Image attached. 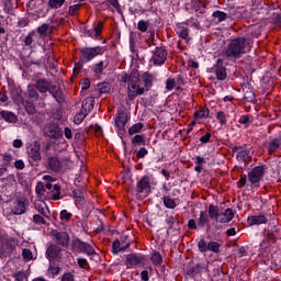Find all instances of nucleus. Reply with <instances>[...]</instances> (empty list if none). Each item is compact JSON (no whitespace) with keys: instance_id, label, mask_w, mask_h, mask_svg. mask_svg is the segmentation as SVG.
Returning <instances> with one entry per match:
<instances>
[{"instance_id":"obj_10","label":"nucleus","mask_w":281,"mask_h":281,"mask_svg":"<svg viewBox=\"0 0 281 281\" xmlns=\"http://www.w3.org/2000/svg\"><path fill=\"white\" fill-rule=\"evenodd\" d=\"M50 235L56 243L55 245L64 247L65 249L69 247V243H71V237H69V233L55 229L50 232Z\"/></svg>"},{"instance_id":"obj_22","label":"nucleus","mask_w":281,"mask_h":281,"mask_svg":"<svg viewBox=\"0 0 281 281\" xmlns=\"http://www.w3.org/2000/svg\"><path fill=\"white\" fill-rule=\"evenodd\" d=\"M46 188V190H52V200L53 201H60V199H63V196H60V184H55L53 186L52 183H46L44 186V189Z\"/></svg>"},{"instance_id":"obj_7","label":"nucleus","mask_w":281,"mask_h":281,"mask_svg":"<svg viewBox=\"0 0 281 281\" xmlns=\"http://www.w3.org/2000/svg\"><path fill=\"white\" fill-rule=\"evenodd\" d=\"M27 207H30V200L25 196H20L13 202L11 212L15 216H21V214H25V212H27Z\"/></svg>"},{"instance_id":"obj_31","label":"nucleus","mask_w":281,"mask_h":281,"mask_svg":"<svg viewBox=\"0 0 281 281\" xmlns=\"http://www.w3.org/2000/svg\"><path fill=\"white\" fill-rule=\"evenodd\" d=\"M280 145H281V136L270 140L268 145V154L273 155V153H276V150L280 148Z\"/></svg>"},{"instance_id":"obj_23","label":"nucleus","mask_w":281,"mask_h":281,"mask_svg":"<svg viewBox=\"0 0 281 281\" xmlns=\"http://www.w3.org/2000/svg\"><path fill=\"white\" fill-rule=\"evenodd\" d=\"M47 164L48 168L53 172H60V170H63V162H60V160L57 157H49Z\"/></svg>"},{"instance_id":"obj_39","label":"nucleus","mask_w":281,"mask_h":281,"mask_svg":"<svg viewBox=\"0 0 281 281\" xmlns=\"http://www.w3.org/2000/svg\"><path fill=\"white\" fill-rule=\"evenodd\" d=\"M154 267H161L162 262H164V257H161V254L159 252H154L151 255V258H150Z\"/></svg>"},{"instance_id":"obj_54","label":"nucleus","mask_w":281,"mask_h":281,"mask_svg":"<svg viewBox=\"0 0 281 281\" xmlns=\"http://www.w3.org/2000/svg\"><path fill=\"white\" fill-rule=\"evenodd\" d=\"M177 87V81L175 80V78H168L166 80V90L167 91H172V89H175Z\"/></svg>"},{"instance_id":"obj_18","label":"nucleus","mask_w":281,"mask_h":281,"mask_svg":"<svg viewBox=\"0 0 281 281\" xmlns=\"http://www.w3.org/2000/svg\"><path fill=\"white\" fill-rule=\"evenodd\" d=\"M14 251V245L12 240L0 236V256H10Z\"/></svg>"},{"instance_id":"obj_38","label":"nucleus","mask_w":281,"mask_h":281,"mask_svg":"<svg viewBox=\"0 0 281 281\" xmlns=\"http://www.w3.org/2000/svg\"><path fill=\"white\" fill-rule=\"evenodd\" d=\"M179 30H180L179 32L180 38L186 41V43H190V29L186 26H179Z\"/></svg>"},{"instance_id":"obj_25","label":"nucleus","mask_w":281,"mask_h":281,"mask_svg":"<svg viewBox=\"0 0 281 281\" xmlns=\"http://www.w3.org/2000/svg\"><path fill=\"white\" fill-rule=\"evenodd\" d=\"M94 99L92 97H88L82 101L81 104V111H83V113H91V111H93V106H94Z\"/></svg>"},{"instance_id":"obj_34","label":"nucleus","mask_w":281,"mask_h":281,"mask_svg":"<svg viewBox=\"0 0 281 281\" xmlns=\"http://www.w3.org/2000/svg\"><path fill=\"white\" fill-rule=\"evenodd\" d=\"M223 216L224 217L220 218V223H229L231 221H234V211L232 209H226Z\"/></svg>"},{"instance_id":"obj_41","label":"nucleus","mask_w":281,"mask_h":281,"mask_svg":"<svg viewBox=\"0 0 281 281\" xmlns=\"http://www.w3.org/2000/svg\"><path fill=\"white\" fill-rule=\"evenodd\" d=\"M142 128H144V123H136L128 128V134L135 135L137 133H142Z\"/></svg>"},{"instance_id":"obj_14","label":"nucleus","mask_w":281,"mask_h":281,"mask_svg":"<svg viewBox=\"0 0 281 281\" xmlns=\"http://www.w3.org/2000/svg\"><path fill=\"white\" fill-rule=\"evenodd\" d=\"M46 258L50 262L53 260H63V248L56 244L48 245L46 249Z\"/></svg>"},{"instance_id":"obj_63","label":"nucleus","mask_w":281,"mask_h":281,"mask_svg":"<svg viewBox=\"0 0 281 281\" xmlns=\"http://www.w3.org/2000/svg\"><path fill=\"white\" fill-rule=\"evenodd\" d=\"M112 251L113 254H120L122 251V248L120 246V239H115L112 244Z\"/></svg>"},{"instance_id":"obj_50","label":"nucleus","mask_w":281,"mask_h":281,"mask_svg":"<svg viewBox=\"0 0 281 281\" xmlns=\"http://www.w3.org/2000/svg\"><path fill=\"white\" fill-rule=\"evenodd\" d=\"M36 36V31H32L27 34V36L24 38V45L26 47H30L34 43V37Z\"/></svg>"},{"instance_id":"obj_58","label":"nucleus","mask_w":281,"mask_h":281,"mask_svg":"<svg viewBox=\"0 0 281 281\" xmlns=\"http://www.w3.org/2000/svg\"><path fill=\"white\" fill-rule=\"evenodd\" d=\"M22 256H23V259L25 260V262H30V260H32V258H33L32 250L24 248L22 251Z\"/></svg>"},{"instance_id":"obj_36","label":"nucleus","mask_w":281,"mask_h":281,"mask_svg":"<svg viewBox=\"0 0 281 281\" xmlns=\"http://www.w3.org/2000/svg\"><path fill=\"white\" fill-rule=\"evenodd\" d=\"M21 104H23L27 115H36V106L32 102L23 101Z\"/></svg>"},{"instance_id":"obj_1","label":"nucleus","mask_w":281,"mask_h":281,"mask_svg":"<svg viewBox=\"0 0 281 281\" xmlns=\"http://www.w3.org/2000/svg\"><path fill=\"white\" fill-rule=\"evenodd\" d=\"M251 38L246 36H238L233 40H229L225 49H224V56L227 58V60H233L236 63V60L243 58L245 54H248V52H251Z\"/></svg>"},{"instance_id":"obj_60","label":"nucleus","mask_w":281,"mask_h":281,"mask_svg":"<svg viewBox=\"0 0 281 281\" xmlns=\"http://www.w3.org/2000/svg\"><path fill=\"white\" fill-rule=\"evenodd\" d=\"M94 74L100 75L102 71H104V61H99L98 64L94 65L93 68Z\"/></svg>"},{"instance_id":"obj_21","label":"nucleus","mask_w":281,"mask_h":281,"mask_svg":"<svg viewBox=\"0 0 281 281\" xmlns=\"http://www.w3.org/2000/svg\"><path fill=\"white\" fill-rule=\"evenodd\" d=\"M0 117H2V120L9 124H16V122H19V116L12 111L2 110L0 112Z\"/></svg>"},{"instance_id":"obj_56","label":"nucleus","mask_w":281,"mask_h":281,"mask_svg":"<svg viewBox=\"0 0 281 281\" xmlns=\"http://www.w3.org/2000/svg\"><path fill=\"white\" fill-rule=\"evenodd\" d=\"M81 8H82L81 3L70 5L69 9H68V14L70 16H76V12H78V10H80Z\"/></svg>"},{"instance_id":"obj_32","label":"nucleus","mask_w":281,"mask_h":281,"mask_svg":"<svg viewBox=\"0 0 281 281\" xmlns=\"http://www.w3.org/2000/svg\"><path fill=\"white\" fill-rule=\"evenodd\" d=\"M207 223H210V220L207 218V211H201L198 218V227H200V229H204Z\"/></svg>"},{"instance_id":"obj_13","label":"nucleus","mask_w":281,"mask_h":281,"mask_svg":"<svg viewBox=\"0 0 281 281\" xmlns=\"http://www.w3.org/2000/svg\"><path fill=\"white\" fill-rule=\"evenodd\" d=\"M8 87H9V93L14 104H16L18 106H21V104L25 101L23 99V90H21V87L14 83H9Z\"/></svg>"},{"instance_id":"obj_8","label":"nucleus","mask_w":281,"mask_h":281,"mask_svg":"<svg viewBox=\"0 0 281 281\" xmlns=\"http://www.w3.org/2000/svg\"><path fill=\"white\" fill-rule=\"evenodd\" d=\"M27 159L30 166H37L40 161H43V156L41 155V144L36 143L27 148Z\"/></svg>"},{"instance_id":"obj_5","label":"nucleus","mask_w":281,"mask_h":281,"mask_svg":"<svg viewBox=\"0 0 281 281\" xmlns=\"http://www.w3.org/2000/svg\"><path fill=\"white\" fill-rule=\"evenodd\" d=\"M105 52L104 46L83 47L79 49V58L81 63H91L93 58L104 55Z\"/></svg>"},{"instance_id":"obj_59","label":"nucleus","mask_w":281,"mask_h":281,"mask_svg":"<svg viewBox=\"0 0 281 281\" xmlns=\"http://www.w3.org/2000/svg\"><path fill=\"white\" fill-rule=\"evenodd\" d=\"M106 1L108 3H110V5H112V8H115L119 14H122V7L120 5V1L117 0H106Z\"/></svg>"},{"instance_id":"obj_19","label":"nucleus","mask_w":281,"mask_h":281,"mask_svg":"<svg viewBox=\"0 0 281 281\" xmlns=\"http://www.w3.org/2000/svg\"><path fill=\"white\" fill-rule=\"evenodd\" d=\"M146 259L142 256H137L135 254H130L126 256V261L125 265L128 268H133V267H140V265H144V261Z\"/></svg>"},{"instance_id":"obj_37","label":"nucleus","mask_w":281,"mask_h":281,"mask_svg":"<svg viewBox=\"0 0 281 281\" xmlns=\"http://www.w3.org/2000/svg\"><path fill=\"white\" fill-rule=\"evenodd\" d=\"M132 146H146V137L144 136V134L135 135L132 138Z\"/></svg>"},{"instance_id":"obj_57","label":"nucleus","mask_w":281,"mask_h":281,"mask_svg":"<svg viewBox=\"0 0 281 281\" xmlns=\"http://www.w3.org/2000/svg\"><path fill=\"white\" fill-rule=\"evenodd\" d=\"M71 216H72L71 213L68 212L67 210H63L60 212V220L66 221V223H69V221H71Z\"/></svg>"},{"instance_id":"obj_3","label":"nucleus","mask_w":281,"mask_h":281,"mask_svg":"<svg viewBox=\"0 0 281 281\" xmlns=\"http://www.w3.org/2000/svg\"><path fill=\"white\" fill-rule=\"evenodd\" d=\"M34 87L37 89V91H40V93H47L48 91V93L54 97L58 104H63V102H65V94L63 93L60 86H52V82L43 78L38 79Z\"/></svg>"},{"instance_id":"obj_52","label":"nucleus","mask_w":281,"mask_h":281,"mask_svg":"<svg viewBox=\"0 0 281 281\" xmlns=\"http://www.w3.org/2000/svg\"><path fill=\"white\" fill-rule=\"evenodd\" d=\"M216 120L220 122L221 126H225V124H227V116L223 111L216 113Z\"/></svg>"},{"instance_id":"obj_51","label":"nucleus","mask_w":281,"mask_h":281,"mask_svg":"<svg viewBox=\"0 0 281 281\" xmlns=\"http://www.w3.org/2000/svg\"><path fill=\"white\" fill-rule=\"evenodd\" d=\"M209 244L205 239H200L198 243V248L201 254H205V251H209Z\"/></svg>"},{"instance_id":"obj_49","label":"nucleus","mask_w":281,"mask_h":281,"mask_svg":"<svg viewBox=\"0 0 281 281\" xmlns=\"http://www.w3.org/2000/svg\"><path fill=\"white\" fill-rule=\"evenodd\" d=\"M102 27H104V22L99 21L97 25H94L92 33L94 34V38H98V36H101L102 34Z\"/></svg>"},{"instance_id":"obj_64","label":"nucleus","mask_w":281,"mask_h":281,"mask_svg":"<svg viewBox=\"0 0 281 281\" xmlns=\"http://www.w3.org/2000/svg\"><path fill=\"white\" fill-rule=\"evenodd\" d=\"M61 281H76V278L71 272H66L63 274Z\"/></svg>"},{"instance_id":"obj_4","label":"nucleus","mask_w":281,"mask_h":281,"mask_svg":"<svg viewBox=\"0 0 281 281\" xmlns=\"http://www.w3.org/2000/svg\"><path fill=\"white\" fill-rule=\"evenodd\" d=\"M128 192L134 194L136 199H146L150 194V176H143L140 180L137 181L135 188H130Z\"/></svg>"},{"instance_id":"obj_44","label":"nucleus","mask_w":281,"mask_h":281,"mask_svg":"<svg viewBox=\"0 0 281 281\" xmlns=\"http://www.w3.org/2000/svg\"><path fill=\"white\" fill-rule=\"evenodd\" d=\"M89 114H87L85 111L80 110L79 113H77L74 117L75 124H82L85 122V117H87Z\"/></svg>"},{"instance_id":"obj_45","label":"nucleus","mask_w":281,"mask_h":281,"mask_svg":"<svg viewBox=\"0 0 281 281\" xmlns=\"http://www.w3.org/2000/svg\"><path fill=\"white\" fill-rule=\"evenodd\" d=\"M14 0H3V5L7 14H14V4L12 3Z\"/></svg>"},{"instance_id":"obj_53","label":"nucleus","mask_w":281,"mask_h":281,"mask_svg":"<svg viewBox=\"0 0 281 281\" xmlns=\"http://www.w3.org/2000/svg\"><path fill=\"white\" fill-rule=\"evenodd\" d=\"M149 25H150V22L140 20L137 23V30L139 32H147Z\"/></svg>"},{"instance_id":"obj_35","label":"nucleus","mask_w":281,"mask_h":281,"mask_svg":"<svg viewBox=\"0 0 281 281\" xmlns=\"http://www.w3.org/2000/svg\"><path fill=\"white\" fill-rule=\"evenodd\" d=\"M193 9L195 10V16H201V14H205V3L201 1H196L193 4Z\"/></svg>"},{"instance_id":"obj_16","label":"nucleus","mask_w":281,"mask_h":281,"mask_svg":"<svg viewBox=\"0 0 281 281\" xmlns=\"http://www.w3.org/2000/svg\"><path fill=\"white\" fill-rule=\"evenodd\" d=\"M233 154H236V159L240 164H247L251 159L250 151L243 146H234L231 148Z\"/></svg>"},{"instance_id":"obj_28","label":"nucleus","mask_w":281,"mask_h":281,"mask_svg":"<svg viewBox=\"0 0 281 281\" xmlns=\"http://www.w3.org/2000/svg\"><path fill=\"white\" fill-rule=\"evenodd\" d=\"M47 204L44 201H37L35 202V210L41 214L42 216H45L46 218H49V211H46Z\"/></svg>"},{"instance_id":"obj_15","label":"nucleus","mask_w":281,"mask_h":281,"mask_svg":"<svg viewBox=\"0 0 281 281\" xmlns=\"http://www.w3.org/2000/svg\"><path fill=\"white\" fill-rule=\"evenodd\" d=\"M26 10L30 14H43L45 10V0H30L26 4Z\"/></svg>"},{"instance_id":"obj_26","label":"nucleus","mask_w":281,"mask_h":281,"mask_svg":"<svg viewBox=\"0 0 281 281\" xmlns=\"http://www.w3.org/2000/svg\"><path fill=\"white\" fill-rule=\"evenodd\" d=\"M209 216H210L211 221H217L220 223L221 220H218V217L221 216V210L218 209V206H216L214 204H210L209 205Z\"/></svg>"},{"instance_id":"obj_2","label":"nucleus","mask_w":281,"mask_h":281,"mask_svg":"<svg viewBox=\"0 0 281 281\" xmlns=\"http://www.w3.org/2000/svg\"><path fill=\"white\" fill-rule=\"evenodd\" d=\"M121 82L127 83V95L130 100H135L137 95H144L145 89L139 87V71L132 69L130 74L122 72L120 75Z\"/></svg>"},{"instance_id":"obj_33","label":"nucleus","mask_w":281,"mask_h":281,"mask_svg":"<svg viewBox=\"0 0 281 281\" xmlns=\"http://www.w3.org/2000/svg\"><path fill=\"white\" fill-rule=\"evenodd\" d=\"M162 203L167 210H175V207H177V202L175 199L170 198V195H165L162 198Z\"/></svg>"},{"instance_id":"obj_62","label":"nucleus","mask_w":281,"mask_h":281,"mask_svg":"<svg viewBox=\"0 0 281 281\" xmlns=\"http://www.w3.org/2000/svg\"><path fill=\"white\" fill-rule=\"evenodd\" d=\"M272 19V23H274V25H281V13L280 12H273L271 15Z\"/></svg>"},{"instance_id":"obj_27","label":"nucleus","mask_w":281,"mask_h":281,"mask_svg":"<svg viewBox=\"0 0 281 281\" xmlns=\"http://www.w3.org/2000/svg\"><path fill=\"white\" fill-rule=\"evenodd\" d=\"M142 80L148 91V89H150V87H153V82H155V75L146 71L142 75Z\"/></svg>"},{"instance_id":"obj_20","label":"nucleus","mask_w":281,"mask_h":281,"mask_svg":"<svg viewBox=\"0 0 281 281\" xmlns=\"http://www.w3.org/2000/svg\"><path fill=\"white\" fill-rule=\"evenodd\" d=\"M128 123V114L124 111H119L115 115V124L119 131H125L124 126Z\"/></svg>"},{"instance_id":"obj_47","label":"nucleus","mask_w":281,"mask_h":281,"mask_svg":"<svg viewBox=\"0 0 281 281\" xmlns=\"http://www.w3.org/2000/svg\"><path fill=\"white\" fill-rule=\"evenodd\" d=\"M99 93H109L111 91V83L101 82L97 86Z\"/></svg>"},{"instance_id":"obj_42","label":"nucleus","mask_w":281,"mask_h":281,"mask_svg":"<svg viewBox=\"0 0 281 281\" xmlns=\"http://www.w3.org/2000/svg\"><path fill=\"white\" fill-rule=\"evenodd\" d=\"M48 5L52 10H58L65 5V0H48Z\"/></svg>"},{"instance_id":"obj_6","label":"nucleus","mask_w":281,"mask_h":281,"mask_svg":"<svg viewBox=\"0 0 281 281\" xmlns=\"http://www.w3.org/2000/svg\"><path fill=\"white\" fill-rule=\"evenodd\" d=\"M70 251L72 254H86V256H95V249L91 244L82 241L80 238H75L70 243Z\"/></svg>"},{"instance_id":"obj_30","label":"nucleus","mask_w":281,"mask_h":281,"mask_svg":"<svg viewBox=\"0 0 281 281\" xmlns=\"http://www.w3.org/2000/svg\"><path fill=\"white\" fill-rule=\"evenodd\" d=\"M53 27L54 26H49L47 23H43L36 29L37 34H41V36H52Z\"/></svg>"},{"instance_id":"obj_9","label":"nucleus","mask_w":281,"mask_h":281,"mask_svg":"<svg viewBox=\"0 0 281 281\" xmlns=\"http://www.w3.org/2000/svg\"><path fill=\"white\" fill-rule=\"evenodd\" d=\"M265 177V167L257 166L250 170L248 173V180L254 186V188H260V182Z\"/></svg>"},{"instance_id":"obj_12","label":"nucleus","mask_w":281,"mask_h":281,"mask_svg":"<svg viewBox=\"0 0 281 281\" xmlns=\"http://www.w3.org/2000/svg\"><path fill=\"white\" fill-rule=\"evenodd\" d=\"M212 69L217 80L220 81L227 80V68L225 67V61L222 58H218L216 60Z\"/></svg>"},{"instance_id":"obj_48","label":"nucleus","mask_w":281,"mask_h":281,"mask_svg":"<svg viewBox=\"0 0 281 281\" xmlns=\"http://www.w3.org/2000/svg\"><path fill=\"white\" fill-rule=\"evenodd\" d=\"M196 120H203V117H207L210 115V109L203 108L200 111L194 113Z\"/></svg>"},{"instance_id":"obj_11","label":"nucleus","mask_w":281,"mask_h":281,"mask_svg":"<svg viewBox=\"0 0 281 281\" xmlns=\"http://www.w3.org/2000/svg\"><path fill=\"white\" fill-rule=\"evenodd\" d=\"M166 60H168V50L164 47H156L151 56L153 65L161 66Z\"/></svg>"},{"instance_id":"obj_17","label":"nucleus","mask_w":281,"mask_h":281,"mask_svg":"<svg viewBox=\"0 0 281 281\" xmlns=\"http://www.w3.org/2000/svg\"><path fill=\"white\" fill-rule=\"evenodd\" d=\"M45 135L49 139H60L63 137V130L56 123L47 124L45 127Z\"/></svg>"},{"instance_id":"obj_61","label":"nucleus","mask_w":281,"mask_h":281,"mask_svg":"<svg viewBox=\"0 0 281 281\" xmlns=\"http://www.w3.org/2000/svg\"><path fill=\"white\" fill-rule=\"evenodd\" d=\"M13 278L15 279V281H23L25 280V278H27V274L25 273L24 270H20L19 272L13 274Z\"/></svg>"},{"instance_id":"obj_43","label":"nucleus","mask_w":281,"mask_h":281,"mask_svg":"<svg viewBox=\"0 0 281 281\" xmlns=\"http://www.w3.org/2000/svg\"><path fill=\"white\" fill-rule=\"evenodd\" d=\"M72 196L76 199V201L82 202L85 201V191L82 189H75L72 190Z\"/></svg>"},{"instance_id":"obj_46","label":"nucleus","mask_w":281,"mask_h":281,"mask_svg":"<svg viewBox=\"0 0 281 281\" xmlns=\"http://www.w3.org/2000/svg\"><path fill=\"white\" fill-rule=\"evenodd\" d=\"M209 251H212L213 254H221V244L218 241H210Z\"/></svg>"},{"instance_id":"obj_24","label":"nucleus","mask_w":281,"mask_h":281,"mask_svg":"<svg viewBox=\"0 0 281 281\" xmlns=\"http://www.w3.org/2000/svg\"><path fill=\"white\" fill-rule=\"evenodd\" d=\"M269 220H267V216L265 215H252L247 218L248 225L254 226V225H263L268 223Z\"/></svg>"},{"instance_id":"obj_40","label":"nucleus","mask_w":281,"mask_h":281,"mask_svg":"<svg viewBox=\"0 0 281 281\" xmlns=\"http://www.w3.org/2000/svg\"><path fill=\"white\" fill-rule=\"evenodd\" d=\"M213 19H217V22L221 23L223 21H227V19L229 18V15L223 11H215L212 14Z\"/></svg>"},{"instance_id":"obj_55","label":"nucleus","mask_w":281,"mask_h":281,"mask_svg":"<svg viewBox=\"0 0 281 281\" xmlns=\"http://www.w3.org/2000/svg\"><path fill=\"white\" fill-rule=\"evenodd\" d=\"M33 223H35L36 225H46L47 221H45L42 215L35 214L33 215Z\"/></svg>"},{"instance_id":"obj_29","label":"nucleus","mask_w":281,"mask_h":281,"mask_svg":"<svg viewBox=\"0 0 281 281\" xmlns=\"http://www.w3.org/2000/svg\"><path fill=\"white\" fill-rule=\"evenodd\" d=\"M243 91L244 98L247 102H254V100H256V94L254 93V88H251V86H245Z\"/></svg>"}]
</instances>
